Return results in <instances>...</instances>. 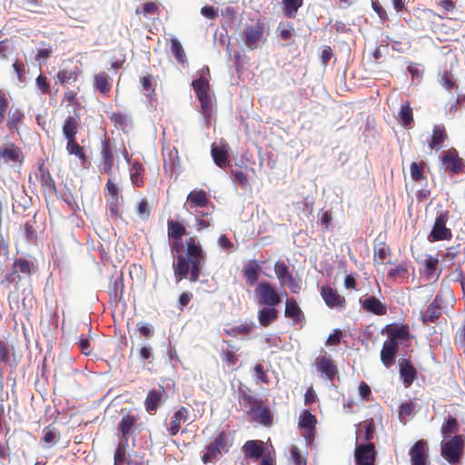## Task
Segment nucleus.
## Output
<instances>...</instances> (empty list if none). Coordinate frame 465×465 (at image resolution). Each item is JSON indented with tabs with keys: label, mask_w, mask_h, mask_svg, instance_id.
Segmentation results:
<instances>
[{
	"label": "nucleus",
	"mask_w": 465,
	"mask_h": 465,
	"mask_svg": "<svg viewBox=\"0 0 465 465\" xmlns=\"http://www.w3.org/2000/svg\"><path fill=\"white\" fill-rule=\"evenodd\" d=\"M186 234L185 225L176 220L167 221V236L170 249L176 260L173 262V275L177 282L189 278L190 282L199 280L204 264L205 253L196 238L190 236L183 242Z\"/></svg>",
	"instance_id": "1"
},
{
	"label": "nucleus",
	"mask_w": 465,
	"mask_h": 465,
	"mask_svg": "<svg viewBox=\"0 0 465 465\" xmlns=\"http://www.w3.org/2000/svg\"><path fill=\"white\" fill-rule=\"evenodd\" d=\"M199 77L194 79L192 86L200 103V113L207 124H210L216 111L215 97L209 84L210 70L203 66L199 72Z\"/></svg>",
	"instance_id": "2"
},
{
	"label": "nucleus",
	"mask_w": 465,
	"mask_h": 465,
	"mask_svg": "<svg viewBox=\"0 0 465 465\" xmlns=\"http://www.w3.org/2000/svg\"><path fill=\"white\" fill-rule=\"evenodd\" d=\"M465 448V436L454 435L440 443V455L451 465L459 463Z\"/></svg>",
	"instance_id": "3"
},
{
	"label": "nucleus",
	"mask_w": 465,
	"mask_h": 465,
	"mask_svg": "<svg viewBox=\"0 0 465 465\" xmlns=\"http://www.w3.org/2000/svg\"><path fill=\"white\" fill-rule=\"evenodd\" d=\"M231 444L229 442V436L225 431H221L215 439L207 446L206 451L202 457L204 464L210 463L218 460L223 453L229 451Z\"/></svg>",
	"instance_id": "4"
},
{
	"label": "nucleus",
	"mask_w": 465,
	"mask_h": 465,
	"mask_svg": "<svg viewBox=\"0 0 465 465\" xmlns=\"http://www.w3.org/2000/svg\"><path fill=\"white\" fill-rule=\"evenodd\" d=\"M191 420L190 411L184 406H179L174 409L170 415L169 420L164 422L166 430L170 436H176L181 430L182 433H186V429H183V424L188 421L193 422Z\"/></svg>",
	"instance_id": "5"
},
{
	"label": "nucleus",
	"mask_w": 465,
	"mask_h": 465,
	"mask_svg": "<svg viewBox=\"0 0 465 465\" xmlns=\"http://www.w3.org/2000/svg\"><path fill=\"white\" fill-rule=\"evenodd\" d=\"M264 29V24L260 21L245 25L242 32V40L248 49H256L261 43L265 42Z\"/></svg>",
	"instance_id": "6"
},
{
	"label": "nucleus",
	"mask_w": 465,
	"mask_h": 465,
	"mask_svg": "<svg viewBox=\"0 0 465 465\" xmlns=\"http://www.w3.org/2000/svg\"><path fill=\"white\" fill-rule=\"evenodd\" d=\"M436 5L441 8V15L429 8L422 10L423 19L430 23V30L433 33H437L438 31L436 19L447 18L449 13H452L456 8V3L453 0H440L436 2Z\"/></svg>",
	"instance_id": "7"
},
{
	"label": "nucleus",
	"mask_w": 465,
	"mask_h": 465,
	"mask_svg": "<svg viewBox=\"0 0 465 465\" xmlns=\"http://www.w3.org/2000/svg\"><path fill=\"white\" fill-rule=\"evenodd\" d=\"M450 219V212L445 210L441 212L435 219L432 229L429 235V241L440 242L450 241L452 238V232L447 228L446 223Z\"/></svg>",
	"instance_id": "8"
},
{
	"label": "nucleus",
	"mask_w": 465,
	"mask_h": 465,
	"mask_svg": "<svg viewBox=\"0 0 465 465\" xmlns=\"http://www.w3.org/2000/svg\"><path fill=\"white\" fill-rule=\"evenodd\" d=\"M255 295L258 303L261 305L275 307L281 302V296L274 288L268 282H261L255 288Z\"/></svg>",
	"instance_id": "9"
},
{
	"label": "nucleus",
	"mask_w": 465,
	"mask_h": 465,
	"mask_svg": "<svg viewBox=\"0 0 465 465\" xmlns=\"http://www.w3.org/2000/svg\"><path fill=\"white\" fill-rule=\"evenodd\" d=\"M314 365L317 371L328 381H333L335 376L339 373L338 367L334 360L325 351H322L321 354L315 358Z\"/></svg>",
	"instance_id": "10"
},
{
	"label": "nucleus",
	"mask_w": 465,
	"mask_h": 465,
	"mask_svg": "<svg viewBox=\"0 0 465 465\" xmlns=\"http://www.w3.org/2000/svg\"><path fill=\"white\" fill-rule=\"evenodd\" d=\"M444 169L452 174L462 173L465 171V161L459 155L458 151L451 147L443 151L440 157Z\"/></svg>",
	"instance_id": "11"
},
{
	"label": "nucleus",
	"mask_w": 465,
	"mask_h": 465,
	"mask_svg": "<svg viewBox=\"0 0 465 465\" xmlns=\"http://www.w3.org/2000/svg\"><path fill=\"white\" fill-rule=\"evenodd\" d=\"M168 394L163 386L158 389H152L148 391L144 400L145 411L150 414H155L158 409L163 405Z\"/></svg>",
	"instance_id": "12"
},
{
	"label": "nucleus",
	"mask_w": 465,
	"mask_h": 465,
	"mask_svg": "<svg viewBox=\"0 0 465 465\" xmlns=\"http://www.w3.org/2000/svg\"><path fill=\"white\" fill-rule=\"evenodd\" d=\"M114 147L111 144L110 140L105 137L102 141L101 152H100V163L98 165L99 172L101 173L111 174L114 166Z\"/></svg>",
	"instance_id": "13"
},
{
	"label": "nucleus",
	"mask_w": 465,
	"mask_h": 465,
	"mask_svg": "<svg viewBox=\"0 0 465 465\" xmlns=\"http://www.w3.org/2000/svg\"><path fill=\"white\" fill-rule=\"evenodd\" d=\"M139 418L131 413L123 415L120 422L118 423V430L121 432V440L124 442H128V438L135 432L140 431V424L137 423Z\"/></svg>",
	"instance_id": "14"
},
{
	"label": "nucleus",
	"mask_w": 465,
	"mask_h": 465,
	"mask_svg": "<svg viewBox=\"0 0 465 465\" xmlns=\"http://www.w3.org/2000/svg\"><path fill=\"white\" fill-rule=\"evenodd\" d=\"M274 272L282 285H288L291 291L295 293L300 291L301 286L296 282L284 262L277 261L274 264Z\"/></svg>",
	"instance_id": "15"
},
{
	"label": "nucleus",
	"mask_w": 465,
	"mask_h": 465,
	"mask_svg": "<svg viewBox=\"0 0 465 465\" xmlns=\"http://www.w3.org/2000/svg\"><path fill=\"white\" fill-rule=\"evenodd\" d=\"M36 178L40 181L45 197H51L57 193V189L54 180L52 178L49 170L45 167L44 163L38 165Z\"/></svg>",
	"instance_id": "16"
},
{
	"label": "nucleus",
	"mask_w": 465,
	"mask_h": 465,
	"mask_svg": "<svg viewBox=\"0 0 465 465\" xmlns=\"http://www.w3.org/2000/svg\"><path fill=\"white\" fill-rule=\"evenodd\" d=\"M0 157L3 163H22L24 161V153L22 149L14 143H7L0 146Z\"/></svg>",
	"instance_id": "17"
},
{
	"label": "nucleus",
	"mask_w": 465,
	"mask_h": 465,
	"mask_svg": "<svg viewBox=\"0 0 465 465\" xmlns=\"http://www.w3.org/2000/svg\"><path fill=\"white\" fill-rule=\"evenodd\" d=\"M411 465H429L427 442L417 440L409 451Z\"/></svg>",
	"instance_id": "18"
},
{
	"label": "nucleus",
	"mask_w": 465,
	"mask_h": 465,
	"mask_svg": "<svg viewBox=\"0 0 465 465\" xmlns=\"http://www.w3.org/2000/svg\"><path fill=\"white\" fill-rule=\"evenodd\" d=\"M321 295L325 302L326 305L330 308H344L346 300L343 296L338 293L336 290L329 285L322 286L321 289Z\"/></svg>",
	"instance_id": "19"
},
{
	"label": "nucleus",
	"mask_w": 465,
	"mask_h": 465,
	"mask_svg": "<svg viewBox=\"0 0 465 465\" xmlns=\"http://www.w3.org/2000/svg\"><path fill=\"white\" fill-rule=\"evenodd\" d=\"M375 460L374 444L370 442L365 445H360L355 450L356 465H373Z\"/></svg>",
	"instance_id": "20"
},
{
	"label": "nucleus",
	"mask_w": 465,
	"mask_h": 465,
	"mask_svg": "<svg viewBox=\"0 0 465 465\" xmlns=\"http://www.w3.org/2000/svg\"><path fill=\"white\" fill-rule=\"evenodd\" d=\"M360 304L366 312L377 316H383L387 313V305L375 296H369L364 300L360 299Z\"/></svg>",
	"instance_id": "21"
},
{
	"label": "nucleus",
	"mask_w": 465,
	"mask_h": 465,
	"mask_svg": "<svg viewBox=\"0 0 465 465\" xmlns=\"http://www.w3.org/2000/svg\"><path fill=\"white\" fill-rule=\"evenodd\" d=\"M93 86L104 97H108L113 86V79L106 72L101 71L94 74Z\"/></svg>",
	"instance_id": "22"
},
{
	"label": "nucleus",
	"mask_w": 465,
	"mask_h": 465,
	"mask_svg": "<svg viewBox=\"0 0 465 465\" xmlns=\"http://www.w3.org/2000/svg\"><path fill=\"white\" fill-rule=\"evenodd\" d=\"M238 400L239 402L243 404L244 407H248L246 413L253 412L260 407V404L263 402L262 399L256 398L251 394V390L242 384L238 388Z\"/></svg>",
	"instance_id": "23"
},
{
	"label": "nucleus",
	"mask_w": 465,
	"mask_h": 465,
	"mask_svg": "<svg viewBox=\"0 0 465 465\" xmlns=\"http://www.w3.org/2000/svg\"><path fill=\"white\" fill-rule=\"evenodd\" d=\"M441 299L436 295L434 300L427 306L425 311L421 312L422 323L427 325L429 323H435L441 315Z\"/></svg>",
	"instance_id": "24"
},
{
	"label": "nucleus",
	"mask_w": 465,
	"mask_h": 465,
	"mask_svg": "<svg viewBox=\"0 0 465 465\" xmlns=\"http://www.w3.org/2000/svg\"><path fill=\"white\" fill-rule=\"evenodd\" d=\"M449 139L446 127L443 124H435L432 133L428 140V146L430 150H440L443 147L444 143Z\"/></svg>",
	"instance_id": "25"
},
{
	"label": "nucleus",
	"mask_w": 465,
	"mask_h": 465,
	"mask_svg": "<svg viewBox=\"0 0 465 465\" xmlns=\"http://www.w3.org/2000/svg\"><path fill=\"white\" fill-rule=\"evenodd\" d=\"M399 372L405 388L411 387L417 379V371L411 362L402 358L399 361Z\"/></svg>",
	"instance_id": "26"
},
{
	"label": "nucleus",
	"mask_w": 465,
	"mask_h": 465,
	"mask_svg": "<svg viewBox=\"0 0 465 465\" xmlns=\"http://www.w3.org/2000/svg\"><path fill=\"white\" fill-rule=\"evenodd\" d=\"M247 415L252 421L257 422L262 426L270 427L272 425V413L270 408L267 405H265L264 402H262V404H260V407L256 409L253 412H248Z\"/></svg>",
	"instance_id": "27"
},
{
	"label": "nucleus",
	"mask_w": 465,
	"mask_h": 465,
	"mask_svg": "<svg viewBox=\"0 0 465 465\" xmlns=\"http://www.w3.org/2000/svg\"><path fill=\"white\" fill-rule=\"evenodd\" d=\"M247 415L252 421L257 422L262 426L270 427L272 425V413L270 408L267 405H265L264 402H262V404H260V407L256 409L253 412H248Z\"/></svg>",
	"instance_id": "28"
},
{
	"label": "nucleus",
	"mask_w": 465,
	"mask_h": 465,
	"mask_svg": "<svg viewBox=\"0 0 465 465\" xmlns=\"http://www.w3.org/2000/svg\"><path fill=\"white\" fill-rule=\"evenodd\" d=\"M385 331L389 337V342L399 346V341H408L410 339V330L408 325H388Z\"/></svg>",
	"instance_id": "29"
},
{
	"label": "nucleus",
	"mask_w": 465,
	"mask_h": 465,
	"mask_svg": "<svg viewBox=\"0 0 465 465\" xmlns=\"http://www.w3.org/2000/svg\"><path fill=\"white\" fill-rule=\"evenodd\" d=\"M242 452L246 459L257 460L264 456V443L259 440H247L242 446Z\"/></svg>",
	"instance_id": "30"
},
{
	"label": "nucleus",
	"mask_w": 465,
	"mask_h": 465,
	"mask_svg": "<svg viewBox=\"0 0 465 465\" xmlns=\"http://www.w3.org/2000/svg\"><path fill=\"white\" fill-rule=\"evenodd\" d=\"M105 187L108 194L111 196V199L108 202L110 213L114 216H119V201L120 198H122L119 194V189L112 178L107 180Z\"/></svg>",
	"instance_id": "31"
},
{
	"label": "nucleus",
	"mask_w": 465,
	"mask_h": 465,
	"mask_svg": "<svg viewBox=\"0 0 465 465\" xmlns=\"http://www.w3.org/2000/svg\"><path fill=\"white\" fill-rule=\"evenodd\" d=\"M299 426L305 429L307 431V438L312 441L314 437V430L317 424L315 415L312 414L308 410H303L299 416Z\"/></svg>",
	"instance_id": "32"
},
{
	"label": "nucleus",
	"mask_w": 465,
	"mask_h": 465,
	"mask_svg": "<svg viewBox=\"0 0 465 465\" xmlns=\"http://www.w3.org/2000/svg\"><path fill=\"white\" fill-rule=\"evenodd\" d=\"M261 271L256 260H250L244 264L242 272L248 285L253 286L257 282Z\"/></svg>",
	"instance_id": "33"
},
{
	"label": "nucleus",
	"mask_w": 465,
	"mask_h": 465,
	"mask_svg": "<svg viewBox=\"0 0 465 465\" xmlns=\"http://www.w3.org/2000/svg\"><path fill=\"white\" fill-rule=\"evenodd\" d=\"M223 342L227 344V347L221 351L222 361L229 370L233 371L239 361V356L236 354L238 348L232 346L228 341H223Z\"/></svg>",
	"instance_id": "34"
},
{
	"label": "nucleus",
	"mask_w": 465,
	"mask_h": 465,
	"mask_svg": "<svg viewBox=\"0 0 465 465\" xmlns=\"http://www.w3.org/2000/svg\"><path fill=\"white\" fill-rule=\"evenodd\" d=\"M211 153L214 163L222 168H226L229 163V153L227 145L216 146L214 143L212 145Z\"/></svg>",
	"instance_id": "35"
},
{
	"label": "nucleus",
	"mask_w": 465,
	"mask_h": 465,
	"mask_svg": "<svg viewBox=\"0 0 465 465\" xmlns=\"http://www.w3.org/2000/svg\"><path fill=\"white\" fill-rule=\"evenodd\" d=\"M398 348V345L389 341L383 343L381 351V361L386 368H390L394 364Z\"/></svg>",
	"instance_id": "36"
},
{
	"label": "nucleus",
	"mask_w": 465,
	"mask_h": 465,
	"mask_svg": "<svg viewBox=\"0 0 465 465\" xmlns=\"http://www.w3.org/2000/svg\"><path fill=\"white\" fill-rule=\"evenodd\" d=\"M186 200L191 208L206 207L210 202L207 193L203 189L191 191Z\"/></svg>",
	"instance_id": "37"
},
{
	"label": "nucleus",
	"mask_w": 465,
	"mask_h": 465,
	"mask_svg": "<svg viewBox=\"0 0 465 465\" xmlns=\"http://www.w3.org/2000/svg\"><path fill=\"white\" fill-rule=\"evenodd\" d=\"M163 168L165 172H170L171 174L178 172L180 158L177 149L173 148L168 152L167 155L163 153Z\"/></svg>",
	"instance_id": "38"
},
{
	"label": "nucleus",
	"mask_w": 465,
	"mask_h": 465,
	"mask_svg": "<svg viewBox=\"0 0 465 465\" xmlns=\"http://www.w3.org/2000/svg\"><path fill=\"white\" fill-rule=\"evenodd\" d=\"M79 122L74 116H68L64 121L62 132L67 141L76 139V134L79 130Z\"/></svg>",
	"instance_id": "39"
},
{
	"label": "nucleus",
	"mask_w": 465,
	"mask_h": 465,
	"mask_svg": "<svg viewBox=\"0 0 465 465\" xmlns=\"http://www.w3.org/2000/svg\"><path fill=\"white\" fill-rule=\"evenodd\" d=\"M284 315L294 322H300L303 319V312L293 299L287 300Z\"/></svg>",
	"instance_id": "40"
},
{
	"label": "nucleus",
	"mask_w": 465,
	"mask_h": 465,
	"mask_svg": "<svg viewBox=\"0 0 465 465\" xmlns=\"http://www.w3.org/2000/svg\"><path fill=\"white\" fill-rule=\"evenodd\" d=\"M398 120L404 128L411 129L414 126L413 113L409 103L401 105Z\"/></svg>",
	"instance_id": "41"
},
{
	"label": "nucleus",
	"mask_w": 465,
	"mask_h": 465,
	"mask_svg": "<svg viewBox=\"0 0 465 465\" xmlns=\"http://www.w3.org/2000/svg\"><path fill=\"white\" fill-rule=\"evenodd\" d=\"M127 447L128 442L119 441L114 455V465H130Z\"/></svg>",
	"instance_id": "42"
},
{
	"label": "nucleus",
	"mask_w": 465,
	"mask_h": 465,
	"mask_svg": "<svg viewBox=\"0 0 465 465\" xmlns=\"http://www.w3.org/2000/svg\"><path fill=\"white\" fill-rule=\"evenodd\" d=\"M278 317V311L274 307H263L258 312V321L262 327L269 326Z\"/></svg>",
	"instance_id": "43"
},
{
	"label": "nucleus",
	"mask_w": 465,
	"mask_h": 465,
	"mask_svg": "<svg viewBox=\"0 0 465 465\" xmlns=\"http://www.w3.org/2000/svg\"><path fill=\"white\" fill-rule=\"evenodd\" d=\"M143 173L144 168L142 163H140L139 162L133 163L130 170V179L134 186H143Z\"/></svg>",
	"instance_id": "44"
},
{
	"label": "nucleus",
	"mask_w": 465,
	"mask_h": 465,
	"mask_svg": "<svg viewBox=\"0 0 465 465\" xmlns=\"http://www.w3.org/2000/svg\"><path fill=\"white\" fill-rule=\"evenodd\" d=\"M460 426L455 417L450 415L442 423L440 432L444 439L449 438L451 434L458 435Z\"/></svg>",
	"instance_id": "45"
},
{
	"label": "nucleus",
	"mask_w": 465,
	"mask_h": 465,
	"mask_svg": "<svg viewBox=\"0 0 465 465\" xmlns=\"http://www.w3.org/2000/svg\"><path fill=\"white\" fill-rule=\"evenodd\" d=\"M213 225L212 213L198 211L195 215V229L201 232Z\"/></svg>",
	"instance_id": "46"
},
{
	"label": "nucleus",
	"mask_w": 465,
	"mask_h": 465,
	"mask_svg": "<svg viewBox=\"0 0 465 465\" xmlns=\"http://www.w3.org/2000/svg\"><path fill=\"white\" fill-rule=\"evenodd\" d=\"M25 118L24 113L20 109H11L9 111L6 126L10 131L18 130L20 124Z\"/></svg>",
	"instance_id": "47"
},
{
	"label": "nucleus",
	"mask_w": 465,
	"mask_h": 465,
	"mask_svg": "<svg viewBox=\"0 0 465 465\" xmlns=\"http://www.w3.org/2000/svg\"><path fill=\"white\" fill-rule=\"evenodd\" d=\"M66 150L69 154L76 156L82 164L86 163L87 158L84 148L76 142V139L67 141Z\"/></svg>",
	"instance_id": "48"
},
{
	"label": "nucleus",
	"mask_w": 465,
	"mask_h": 465,
	"mask_svg": "<svg viewBox=\"0 0 465 465\" xmlns=\"http://www.w3.org/2000/svg\"><path fill=\"white\" fill-rule=\"evenodd\" d=\"M283 14L288 18H294L303 0H282Z\"/></svg>",
	"instance_id": "49"
},
{
	"label": "nucleus",
	"mask_w": 465,
	"mask_h": 465,
	"mask_svg": "<svg viewBox=\"0 0 465 465\" xmlns=\"http://www.w3.org/2000/svg\"><path fill=\"white\" fill-rule=\"evenodd\" d=\"M426 167V163L424 162H413L410 166V173L411 177L414 182H421L426 181V176L424 175V169Z\"/></svg>",
	"instance_id": "50"
},
{
	"label": "nucleus",
	"mask_w": 465,
	"mask_h": 465,
	"mask_svg": "<svg viewBox=\"0 0 465 465\" xmlns=\"http://www.w3.org/2000/svg\"><path fill=\"white\" fill-rule=\"evenodd\" d=\"M171 50L176 59V61L179 64H183L187 63V57H186L184 49L177 38L171 39Z\"/></svg>",
	"instance_id": "51"
},
{
	"label": "nucleus",
	"mask_w": 465,
	"mask_h": 465,
	"mask_svg": "<svg viewBox=\"0 0 465 465\" xmlns=\"http://www.w3.org/2000/svg\"><path fill=\"white\" fill-rule=\"evenodd\" d=\"M34 268V263L25 259H16L14 262L13 269L16 272L17 274H24L26 276H30L32 273V269Z\"/></svg>",
	"instance_id": "52"
},
{
	"label": "nucleus",
	"mask_w": 465,
	"mask_h": 465,
	"mask_svg": "<svg viewBox=\"0 0 465 465\" xmlns=\"http://www.w3.org/2000/svg\"><path fill=\"white\" fill-rule=\"evenodd\" d=\"M59 432L58 430L54 428L52 425L46 426L43 430V438L42 440L47 445V446H53L54 445L58 440H59Z\"/></svg>",
	"instance_id": "53"
},
{
	"label": "nucleus",
	"mask_w": 465,
	"mask_h": 465,
	"mask_svg": "<svg viewBox=\"0 0 465 465\" xmlns=\"http://www.w3.org/2000/svg\"><path fill=\"white\" fill-rule=\"evenodd\" d=\"M409 271L406 263L397 264L395 267L391 268L388 272V278L393 281H397L398 279L408 278Z\"/></svg>",
	"instance_id": "54"
},
{
	"label": "nucleus",
	"mask_w": 465,
	"mask_h": 465,
	"mask_svg": "<svg viewBox=\"0 0 465 465\" xmlns=\"http://www.w3.org/2000/svg\"><path fill=\"white\" fill-rule=\"evenodd\" d=\"M57 80L62 85H66L70 82H75L78 79V74L75 71L62 69L57 73Z\"/></svg>",
	"instance_id": "55"
},
{
	"label": "nucleus",
	"mask_w": 465,
	"mask_h": 465,
	"mask_svg": "<svg viewBox=\"0 0 465 465\" xmlns=\"http://www.w3.org/2000/svg\"><path fill=\"white\" fill-rule=\"evenodd\" d=\"M414 410L415 404L411 401L401 403L399 407V420L405 422L413 414Z\"/></svg>",
	"instance_id": "56"
},
{
	"label": "nucleus",
	"mask_w": 465,
	"mask_h": 465,
	"mask_svg": "<svg viewBox=\"0 0 465 465\" xmlns=\"http://www.w3.org/2000/svg\"><path fill=\"white\" fill-rule=\"evenodd\" d=\"M136 213L142 220H147L151 215V206L147 199H141L136 205Z\"/></svg>",
	"instance_id": "57"
},
{
	"label": "nucleus",
	"mask_w": 465,
	"mask_h": 465,
	"mask_svg": "<svg viewBox=\"0 0 465 465\" xmlns=\"http://www.w3.org/2000/svg\"><path fill=\"white\" fill-rule=\"evenodd\" d=\"M425 270L424 273L427 276V278L431 279L433 278L435 274V271L439 264V260L437 257L433 256H428V258L425 260Z\"/></svg>",
	"instance_id": "58"
},
{
	"label": "nucleus",
	"mask_w": 465,
	"mask_h": 465,
	"mask_svg": "<svg viewBox=\"0 0 465 465\" xmlns=\"http://www.w3.org/2000/svg\"><path fill=\"white\" fill-rule=\"evenodd\" d=\"M110 120L116 127H120L123 130L127 127L129 119L128 116L122 113H113L110 115Z\"/></svg>",
	"instance_id": "59"
},
{
	"label": "nucleus",
	"mask_w": 465,
	"mask_h": 465,
	"mask_svg": "<svg viewBox=\"0 0 465 465\" xmlns=\"http://www.w3.org/2000/svg\"><path fill=\"white\" fill-rule=\"evenodd\" d=\"M35 84L42 94H50L51 88L46 76L39 74L35 80Z\"/></svg>",
	"instance_id": "60"
},
{
	"label": "nucleus",
	"mask_w": 465,
	"mask_h": 465,
	"mask_svg": "<svg viewBox=\"0 0 465 465\" xmlns=\"http://www.w3.org/2000/svg\"><path fill=\"white\" fill-rule=\"evenodd\" d=\"M143 90L147 92L146 95H151V94L154 93V87L153 84V76L151 74L143 76L140 80Z\"/></svg>",
	"instance_id": "61"
},
{
	"label": "nucleus",
	"mask_w": 465,
	"mask_h": 465,
	"mask_svg": "<svg viewBox=\"0 0 465 465\" xmlns=\"http://www.w3.org/2000/svg\"><path fill=\"white\" fill-rule=\"evenodd\" d=\"M231 173L233 176V181L235 183L242 187H246L248 185V175L242 171L232 170Z\"/></svg>",
	"instance_id": "62"
},
{
	"label": "nucleus",
	"mask_w": 465,
	"mask_h": 465,
	"mask_svg": "<svg viewBox=\"0 0 465 465\" xmlns=\"http://www.w3.org/2000/svg\"><path fill=\"white\" fill-rule=\"evenodd\" d=\"M255 378L263 383L269 382L268 375L265 372L264 367L261 363H256L253 368Z\"/></svg>",
	"instance_id": "63"
},
{
	"label": "nucleus",
	"mask_w": 465,
	"mask_h": 465,
	"mask_svg": "<svg viewBox=\"0 0 465 465\" xmlns=\"http://www.w3.org/2000/svg\"><path fill=\"white\" fill-rule=\"evenodd\" d=\"M21 279V276L19 274L16 273V272L13 269V272H10V273H7L4 279L1 281V284L5 287V288H9L10 285L13 283V282H19Z\"/></svg>",
	"instance_id": "64"
}]
</instances>
